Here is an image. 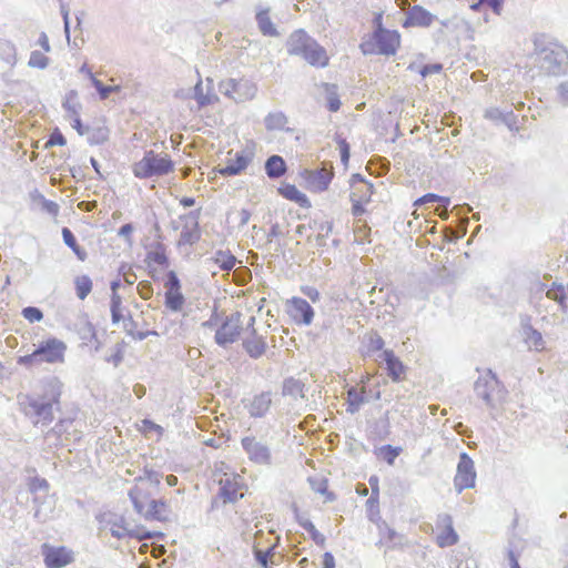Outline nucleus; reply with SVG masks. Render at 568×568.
Here are the masks:
<instances>
[{
	"mask_svg": "<svg viewBox=\"0 0 568 568\" xmlns=\"http://www.w3.org/2000/svg\"><path fill=\"white\" fill-rule=\"evenodd\" d=\"M62 393V383L57 377L41 382V392L19 395V404L26 416L33 419V424L49 425L53 422L54 407L58 408Z\"/></svg>",
	"mask_w": 568,
	"mask_h": 568,
	"instance_id": "nucleus-1",
	"label": "nucleus"
},
{
	"mask_svg": "<svg viewBox=\"0 0 568 568\" xmlns=\"http://www.w3.org/2000/svg\"><path fill=\"white\" fill-rule=\"evenodd\" d=\"M285 48L288 55L300 57L312 67L325 68L329 64L326 49L302 28L287 37Z\"/></svg>",
	"mask_w": 568,
	"mask_h": 568,
	"instance_id": "nucleus-2",
	"label": "nucleus"
},
{
	"mask_svg": "<svg viewBox=\"0 0 568 568\" xmlns=\"http://www.w3.org/2000/svg\"><path fill=\"white\" fill-rule=\"evenodd\" d=\"M400 47V33L397 30L381 27L373 30L367 39L359 44V50L364 55H395Z\"/></svg>",
	"mask_w": 568,
	"mask_h": 568,
	"instance_id": "nucleus-3",
	"label": "nucleus"
},
{
	"mask_svg": "<svg viewBox=\"0 0 568 568\" xmlns=\"http://www.w3.org/2000/svg\"><path fill=\"white\" fill-rule=\"evenodd\" d=\"M67 345L63 341L50 337L42 341L37 348L28 355L20 356L18 364L31 368L42 363L60 364L64 362Z\"/></svg>",
	"mask_w": 568,
	"mask_h": 568,
	"instance_id": "nucleus-4",
	"label": "nucleus"
},
{
	"mask_svg": "<svg viewBox=\"0 0 568 568\" xmlns=\"http://www.w3.org/2000/svg\"><path fill=\"white\" fill-rule=\"evenodd\" d=\"M474 393L490 409L501 406L508 396L507 388L491 369H487L477 378Z\"/></svg>",
	"mask_w": 568,
	"mask_h": 568,
	"instance_id": "nucleus-5",
	"label": "nucleus"
},
{
	"mask_svg": "<svg viewBox=\"0 0 568 568\" xmlns=\"http://www.w3.org/2000/svg\"><path fill=\"white\" fill-rule=\"evenodd\" d=\"M175 163L166 153H155L153 150L144 152L143 158L135 162L132 172L140 180L151 179L154 176H164L172 173Z\"/></svg>",
	"mask_w": 568,
	"mask_h": 568,
	"instance_id": "nucleus-6",
	"label": "nucleus"
},
{
	"mask_svg": "<svg viewBox=\"0 0 568 568\" xmlns=\"http://www.w3.org/2000/svg\"><path fill=\"white\" fill-rule=\"evenodd\" d=\"M241 317L242 313L235 312L224 318L214 336V341L219 346L226 347L237 341L242 331Z\"/></svg>",
	"mask_w": 568,
	"mask_h": 568,
	"instance_id": "nucleus-7",
	"label": "nucleus"
},
{
	"mask_svg": "<svg viewBox=\"0 0 568 568\" xmlns=\"http://www.w3.org/2000/svg\"><path fill=\"white\" fill-rule=\"evenodd\" d=\"M241 445L250 462L260 466L272 465V452L266 443L255 436H245L241 439Z\"/></svg>",
	"mask_w": 568,
	"mask_h": 568,
	"instance_id": "nucleus-8",
	"label": "nucleus"
},
{
	"mask_svg": "<svg viewBox=\"0 0 568 568\" xmlns=\"http://www.w3.org/2000/svg\"><path fill=\"white\" fill-rule=\"evenodd\" d=\"M475 481H476V470H475L474 460L469 457V455L467 453H462L459 455L456 475L454 477L455 490L458 494H460L465 489L474 488Z\"/></svg>",
	"mask_w": 568,
	"mask_h": 568,
	"instance_id": "nucleus-9",
	"label": "nucleus"
},
{
	"mask_svg": "<svg viewBox=\"0 0 568 568\" xmlns=\"http://www.w3.org/2000/svg\"><path fill=\"white\" fill-rule=\"evenodd\" d=\"M541 68L549 74L560 75L568 65V51L561 44H555L552 49L540 55Z\"/></svg>",
	"mask_w": 568,
	"mask_h": 568,
	"instance_id": "nucleus-10",
	"label": "nucleus"
},
{
	"mask_svg": "<svg viewBox=\"0 0 568 568\" xmlns=\"http://www.w3.org/2000/svg\"><path fill=\"white\" fill-rule=\"evenodd\" d=\"M254 145L252 148L237 151L233 159L227 160L226 164L217 169V172L224 176H235L243 173L254 159Z\"/></svg>",
	"mask_w": 568,
	"mask_h": 568,
	"instance_id": "nucleus-11",
	"label": "nucleus"
},
{
	"mask_svg": "<svg viewBox=\"0 0 568 568\" xmlns=\"http://www.w3.org/2000/svg\"><path fill=\"white\" fill-rule=\"evenodd\" d=\"M305 181V187L312 193H322L328 190L334 178V171L325 172L322 169H304L300 173Z\"/></svg>",
	"mask_w": 568,
	"mask_h": 568,
	"instance_id": "nucleus-12",
	"label": "nucleus"
},
{
	"mask_svg": "<svg viewBox=\"0 0 568 568\" xmlns=\"http://www.w3.org/2000/svg\"><path fill=\"white\" fill-rule=\"evenodd\" d=\"M99 521L101 524H104L105 527H109L111 535L118 539H124L126 537H144V535H140L139 528H130L129 524L126 523V519L123 516L109 515V517L106 518V516L104 515L99 519ZM145 536L150 535L145 534Z\"/></svg>",
	"mask_w": 568,
	"mask_h": 568,
	"instance_id": "nucleus-13",
	"label": "nucleus"
},
{
	"mask_svg": "<svg viewBox=\"0 0 568 568\" xmlns=\"http://www.w3.org/2000/svg\"><path fill=\"white\" fill-rule=\"evenodd\" d=\"M200 214L201 209H196L180 216L183 222V227L180 234V240L178 242L179 246L193 245L200 239Z\"/></svg>",
	"mask_w": 568,
	"mask_h": 568,
	"instance_id": "nucleus-14",
	"label": "nucleus"
},
{
	"mask_svg": "<svg viewBox=\"0 0 568 568\" xmlns=\"http://www.w3.org/2000/svg\"><path fill=\"white\" fill-rule=\"evenodd\" d=\"M435 20H437L435 14L425 9L423 6L415 4L405 12L402 27L405 29L415 27L428 28Z\"/></svg>",
	"mask_w": 568,
	"mask_h": 568,
	"instance_id": "nucleus-15",
	"label": "nucleus"
},
{
	"mask_svg": "<svg viewBox=\"0 0 568 568\" xmlns=\"http://www.w3.org/2000/svg\"><path fill=\"white\" fill-rule=\"evenodd\" d=\"M287 313L296 324L310 325L314 317L313 307L301 297H292L287 301Z\"/></svg>",
	"mask_w": 568,
	"mask_h": 568,
	"instance_id": "nucleus-16",
	"label": "nucleus"
},
{
	"mask_svg": "<svg viewBox=\"0 0 568 568\" xmlns=\"http://www.w3.org/2000/svg\"><path fill=\"white\" fill-rule=\"evenodd\" d=\"M47 568H63L74 560L73 551L67 547H48L43 549Z\"/></svg>",
	"mask_w": 568,
	"mask_h": 568,
	"instance_id": "nucleus-17",
	"label": "nucleus"
},
{
	"mask_svg": "<svg viewBox=\"0 0 568 568\" xmlns=\"http://www.w3.org/2000/svg\"><path fill=\"white\" fill-rule=\"evenodd\" d=\"M521 334L529 349L541 352L545 348L541 333L531 326L530 317L527 315L521 317Z\"/></svg>",
	"mask_w": 568,
	"mask_h": 568,
	"instance_id": "nucleus-18",
	"label": "nucleus"
},
{
	"mask_svg": "<svg viewBox=\"0 0 568 568\" xmlns=\"http://www.w3.org/2000/svg\"><path fill=\"white\" fill-rule=\"evenodd\" d=\"M33 504H34V518L39 523H45L49 520L52 515L55 507V503L52 496L50 495H36L33 497Z\"/></svg>",
	"mask_w": 568,
	"mask_h": 568,
	"instance_id": "nucleus-19",
	"label": "nucleus"
},
{
	"mask_svg": "<svg viewBox=\"0 0 568 568\" xmlns=\"http://www.w3.org/2000/svg\"><path fill=\"white\" fill-rule=\"evenodd\" d=\"M271 404H272L271 393L262 392L261 394L255 395L250 400V403L247 405H245V408L247 409L251 417L262 418L270 410Z\"/></svg>",
	"mask_w": 568,
	"mask_h": 568,
	"instance_id": "nucleus-20",
	"label": "nucleus"
},
{
	"mask_svg": "<svg viewBox=\"0 0 568 568\" xmlns=\"http://www.w3.org/2000/svg\"><path fill=\"white\" fill-rule=\"evenodd\" d=\"M171 508L163 499H155L149 504L148 510L142 516L143 519L152 521L166 523L171 520Z\"/></svg>",
	"mask_w": 568,
	"mask_h": 568,
	"instance_id": "nucleus-21",
	"label": "nucleus"
},
{
	"mask_svg": "<svg viewBox=\"0 0 568 568\" xmlns=\"http://www.w3.org/2000/svg\"><path fill=\"white\" fill-rule=\"evenodd\" d=\"M241 484L236 478H222L220 480L219 497L223 499V503H235L243 498V493L240 491Z\"/></svg>",
	"mask_w": 568,
	"mask_h": 568,
	"instance_id": "nucleus-22",
	"label": "nucleus"
},
{
	"mask_svg": "<svg viewBox=\"0 0 568 568\" xmlns=\"http://www.w3.org/2000/svg\"><path fill=\"white\" fill-rule=\"evenodd\" d=\"M277 193L282 197L296 203L302 209H310L312 206L311 201L307 197V195L305 193L301 192L294 184L283 182L277 187Z\"/></svg>",
	"mask_w": 568,
	"mask_h": 568,
	"instance_id": "nucleus-23",
	"label": "nucleus"
},
{
	"mask_svg": "<svg viewBox=\"0 0 568 568\" xmlns=\"http://www.w3.org/2000/svg\"><path fill=\"white\" fill-rule=\"evenodd\" d=\"M264 171L270 180H277L287 174L288 165L282 155L272 154L264 162Z\"/></svg>",
	"mask_w": 568,
	"mask_h": 568,
	"instance_id": "nucleus-24",
	"label": "nucleus"
},
{
	"mask_svg": "<svg viewBox=\"0 0 568 568\" xmlns=\"http://www.w3.org/2000/svg\"><path fill=\"white\" fill-rule=\"evenodd\" d=\"M29 199L32 209H39L41 212L47 213L52 217H55L59 214L60 207L58 203L45 199L38 189H34L29 193Z\"/></svg>",
	"mask_w": 568,
	"mask_h": 568,
	"instance_id": "nucleus-25",
	"label": "nucleus"
},
{
	"mask_svg": "<svg viewBox=\"0 0 568 568\" xmlns=\"http://www.w3.org/2000/svg\"><path fill=\"white\" fill-rule=\"evenodd\" d=\"M445 526L444 530L436 537V542L440 548L449 547L458 542V535L453 527V519L449 515L444 514L439 517Z\"/></svg>",
	"mask_w": 568,
	"mask_h": 568,
	"instance_id": "nucleus-26",
	"label": "nucleus"
},
{
	"mask_svg": "<svg viewBox=\"0 0 568 568\" xmlns=\"http://www.w3.org/2000/svg\"><path fill=\"white\" fill-rule=\"evenodd\" d=\"M129 498L133 504V508L141 517L149 508V504L153 501L150 494L143 490L140 486L135 485L129 490Z\"/></svg>",
	"mask_w": 568,
	"mask_h": 568,
	"instance_id": "nucleus-27",
	"label": "nucleus"
},
{
	"mask_svg": "<svg viewBox=\"0 0 568 568\" xmlns=\"http://www.w3.org/2000/svg\"><path fill=\"white\" fill-rule=\"evenodd\" d=\"M257 91L256 85L247 79H234V95L233 100L236 103L251 100L255 97Z\"/></svg>",
	"mask_w": 568,
	"mask_h": 568,
	"instance_id": "nucleus-28",
	"label": "nucleus"
},
{
	"mask_svg": "<svg viewBox=\"0 0 568 568\" xmlns=\"http://www.w3.org/2000/svg\"><path fill=\"white\" fill-rule=\"evenodd\" d=\"M324 105L329 112H337L342 102L338 93V85L335 83H322Z\"/></svg>",
	"mask_w": 568,
	"mask_h": 568,
	"instance_id": "nucleus-29",
	"label": "nucleus"
},
{
	"mask_svg": "<svg viewBox=\"0 0 568 568\" xmlns=\"http://www.w3.org/2000/svg\"><path fill=\"white\" fill-rule=\"evenodd\" d=\"M255 21L260 32L264 37H278L280 32L270 18V8L258 9L255 14Z\"/></svg>",
	"mask_w": 568,
	"mask_h": 568,
	"instance_id": "nucleus-30",
	"label": "nucleus"
},
{
	"mask_svg": "<svg viewBox=\"0 0 568 568\" xmlns=\"http://www.w3.org/2000/svg\"><path fill=\"white\" fill-rule=\"evenodd\" d=\"M381 357L386 364V369L388 372V376L394 382H398L400 379V375L404 373L403 363L399 361L398 357L395 356V354L392 349L383 351Z\"/></svg>",
	"mask_w": 568,
	"mask_h": 568,
	"instance_id": "nucleus-31",
	"label": "nucleus"
},
{
	"mask_svg": "<svg viewBox=\"0 0 568 568\" xmlns=\"http://www.w3.org/2000/svg\"><path fill=\"white\" fill-rule=\"evenodd\" d=\"M287 122L288 119L282 111L270 112L264 118V126L267 131L293 132L294 129L286 126Z\"/></svg>",
	"mask_w": 568,
	"mask_h": 568,
	"instance_id": "nucleus-32",
	"label": "nucleus"
},
{
	"mask_svg": "<svg viewBox=\"0 0 568 568\" xmlns=\"http://www.w3.org/2000/svg\"><path fill=\"white\" fill-rule=\"evenodd\" d=\"M546 296L549 300L557 302L562 313L567 312L568 305L566 303V298L568 296V285H564L562 283L558 282H552L551 285L546 291Z\"/></svg>",
	"mask_w": 568,
	"mask_h": 568,
	"instance_id": "nucleus-33",
	"label": "nucleus"
},
{
	"mask_svg": "<svg viewBox=\"0 0 568 568\" xmlns=\"http://www.w3.org/2000/svg\"><path fill=\"white\" fill-rule=\"evenodd\" d=\"M243 348L252 358H260L266 351V342L263 336L253 335L251 338H244Z\"/></svg>",
	"mask_w": 568,
	"mask_h": 568,
	"instance_id": "nucleus-34",
	"label": "nucleus"
},
{
	"mask_svg": "<svg viewBox=\"0 0 568 568\" xmlns=\"http://www.w3.org/2000/svg\"><path fill=\"white\" fill-rule=\"evenodd\" d=\"M295 513V519L302 526L311 536V539L318 546H324L326 538L323 534H321L314 524L306 518L305 516L301 515L297 510V508L294 509Z\"/></svg>",
	"mask_w": 568,
	"mask_h": 568,
	"instance_id": "nucleus-35",
	"label": "nucleus"
},
{
	"mask_svg": "<svg viewBox=\"0 0 568 568\" xmlns=\"http://www.w3.org/2000/svg\"><path fill=\"white\" fill-rule=\"evenodd\" d=\"M230 253L231 251H226ZM215 257L205 260L206 264L217 265L220 270L230 271L235 265L236 258L232 254H225L224 251H216Z\"/></svg>",
	"mask_w": 568,
	"mask_h": 568,
	"instance_id": "nucleus-36",
	"label": "nucleus"
},
{
	"mask_svg": "<svg viewBox=\"0 0 568 568\" xmlns=\"http://www.w3.org/2000/svg\"><path fill=\"white\" fill-rule=\"evenodd\" d=\"M304 383L293 377L286 378L283 383V395L291 396L294 399L304 398Z\"/></svg>",
	"mask_w": 568,
	"mask_h": 568,
	"instance_id": "nucleus-37",
	"label": "nucleus"
},
{
	"mask_svg": "<svg viewBox=\"0 0 568 568\" xmlns=\"http://www.w3.org/2000/svg\"><path fill=\"white\" fill-rule=\"evenodd\" d=\"M110 130L106 125L90 126L88 133V143L90 145H101L109 140Z\"/></svg>",
	"mask_w": 568,
	"mask_h": 568,
	"instance_id": "nucleus-38",
	"label": "nucleus"
},
{
	"mask_svg": "<svg viewBox=\"0 0 568 568\" xmlns=\"http://www.w3.org/2000/svg\"><path fill=\"white\" fill-rule=\"evenodd\" d=\"M535 51L540 57L550 51L555 44H559L551 37L546 33H538L534 37Z\"/></svg>",
	"mask_w": 568,
	"mask_h": 568,
	"instance_id": "nucleus-39",
	"label": "nucleus"
},
{
	"mask_svg": "<svg viewBox=\"0 0 568 568\" xmlns=\"http://www.w3.org/2000/svg\"><path fill=\"white\" fill-rule=\"evenodd\" d=\"M165 306L172 312H180L184 305L185 298L181 291L165 292Z\"/></svg>",
	"mask_w": 568,
	"mask_h": 568,
	"instance_id": "nucleus-40",
	"label": "nucleus"
},
{
	"mask_svg": "<svg viewBox=\"0 0 568 568\" xmlns=\"http://www.w3.org/2000/svg\"><path fill=\"white\" fill-rule=\"evenodd\" d=\"M77 296L85 300L92 291V281L88 275L77 276L74 280Z\"/></svg>",
	"mask_w": 568,
	"mask_h": 568,
	"instance_id": "nucleus-41",
	"label": "nucleus"
},
{
	"mask_svg": "<svg viewBox=\"0 0 568 568\" xmlns=\"http://www.w3.org/2000/svg\"><path fill=\"white\" fill-rule=\"evenodd\" d=\"M308 481H310V485H311L312 489L315 493H318V494L325 496V500L326 501H334L335 500L336 496L332 491H328L327 479H325V478H320V479H317V478H310Z\"/></svg>",
	"mask_w": 568,
	"mask_h": 568,
	"instance_id": "nucleus-42",
	"label": "nucleus"
},
{
	"mask_svg": "<svg viewBox=\"0 0 568 568\" xmlns=\"http://www.w3.org/2000/svg\"><path fill=\"white\" fill-rule=\"evenodd\" d=\"M0 58L8 64L14 65L17 62L16 47L8 40L0 41Z\"/></svg>",
	"mask_w": 568,
	"mask_h": 568,
	"instance_id": "nucleus-43",
	"label": "nucleus"
},
{
	"mask_svg": "<svg viewBox=\"0 0 568 568\" xmlns=\"http://www.w3.org/2000/svg\"><path fill=\"white\" fill-rule=\"evenodd\" d=\"M402 447H395L389 444L378 448L377 455L382 457L388 465H394L395 459L400 455Z\"/></svg>",
	"mask_w": 568,
	"mask_h": 568,
	"instance_id": "nucleus-44",
	"label": "nucleus"
},
{
	"mask_svg": "<svg viewBox=\"0 0 568 568\" xmlns=\"http://www.w3.org/2000/svg\"><path fill=\"white\" fill-rule=\"evenodd\" d=\"M92 87L95 89L101 100L108 99L112 92L120 91L119 85L104 84L101 80H99L95 77H92Z\"/></svg>",
	"mask_w": 568,
	"mask_h": 568,
	"instance_id": "nucleus-45",
	"label": "nucleus"
},
{
	"mask_svg": "<svg viewBox=\"0 0 568 568\" xmlns=\"http://www.w3.org/2000/svg\"><path fill=\"white\" fill-rule=\"evenodd\" d=\"M29 491L33 494L34 496L38 495V493L43 491L44 495H49V483L45 478L34 476L29 479L28 483Z\"/></svg>",
	"mask_w": 568,
	"mask_h": 568,
	"instance_id": "nucleus-46",
	"label": "nucleus"
},
{
	"mask_svg": "<svg viewBox=\"0 0 568 568\" xmlns=\"http://www.w3.org/2000/svg\"><path fill=\"white\" fill-rule=\"evenodd\" d=\"M338 146L341 163L347 168L351 159V144L341 135L335 136Z\"/></svg>",
	"mask_w": 568,
	"mask_h": 568,
	"instance_id": "nucleus-47",
	"label": "nucleus"
},
{
	"mask_svg": "<svg viewBox=\"0 0 568 568\" xmlns=\"http://www.w3.org/2000/svg\"><path fill=\"white\" fill-rule=\"evenodd\" d=\"M145 263L148 264V267L152 266V263H156L163 268H166L169 266V258L165 254V251H149Z\"/></svg>",
	"mask_w": 568,
	"mask_h": 568,
	"instance_id": "nucleus-48",
	"label": "nucleus"
},
{
	"mask_svg": "<svg viewBox=\"0 0 568 568\" xmlns=\"http://www.w3.org/2000/svg\"><path fill=\"white\" fill-rule=\"evenodd\" d=\"M50 59L44 55L42 52L34 50L30 53V59L28 65L30 68H37L40 70H44L49 65Z\"/></svg>",
	"mask_w": 568,
	"mask_h": 568,
	"instance_id": "nucleus-49",
	"label": "nucleus"
},
{
	"mask_svg": "<svg viewBox=\"0 0 568 568\" xmlns=\"http://www.w3.org/2000/svg\"><path fill=\"white\" fill-rule=\"evenodd\" d=\"M67 144V139L62 134L59 128H54L49 135V139L44 143V149H50L52 146H64Z\"/></svg>",
	"mask_w": 568,
	"mask_h": 568,
	"instance_id": "nucleus-50",
	"label": "nucleus"
},
{
	"mask_svg": "<svg viewBox=\"0 0 568 568\" xmlns=\"http://www.w3.org/2000/svg\"><path fill=\"white\" fill-rule=\"evenodd\" d=\"M161 479H162V474L154 470L153 468H151L149 466H145L143 468V475L135 478V480H138V481L148 480L151 484H153L154 486H159L161 483Z\"/></svg>",
	"mask_w": 568,
	"mask_h": 568,
	"instance_id": "nucleus-51",
	"label": "nucleus"
},
{
	"mask_svg": "<svg viewBox=\"0 0 568 568\" xmlns=\"http://www.w3.org/2000/svg\"><path fill=\"white\" fill-rule=\"evenodd\" d=\"M121 304H122L121 296L119 294H112L111 295V317H112L113 324H118L123 318V316L121 314Z\"/></svg>",
	"mask_w": 568,
	"mask_h": 568,
	"instance_id": "nucleus-52",
	"label": "nucleus"
},
{
	"mask_svg": "<svg viewBox=\"0 0 568 568\" xmlns=\"http://www.w3.org/2000/svg\"><path fill=\"white\" fill-rule=\"evenodd\" d=\"M347 398L353 400V402H355L356 404H359V405H363V404L369 402V398L366 395L365 388L358 389V388H356L354 386L348 388V390H347Z\"/></svg>",
	"mask_w": 568,
	"mask_h": 568,
	"instance_id": "nucleus-53",
	"label": "nucleus"
},
{
	"mask_svg": "<svg viewBox=\"0 0 568 568\" xmlns=\"http://www.w3.org/2000/svg\"><path fill=\"white\" fill-rule=\"evenodd\" d=\"M21 314L30 323L40 322L43 318V312L36 306L24 307Z\"/></svg>",
	"mask_w": 568,
	"mask_h": 568,
	"instance_id": "nucleus-54",
	"label": "nucleus"
},
{
	"mask_svg": "<svg viewBox=\"0 0 568 568\" xmlns=\"http://www.w3.org/2000/svg\"><path fill=\"white\" fill-rule=\"evenodd\" d=\"M379 532L382 537L386 539L387 542L392 544V547L396 546V539L400 538L397 531L387 526L385 523L383 524V526H379Z\"/></svg>",
	"mask_w": 568,
	"mask_h": 568,
	"instance_id": "nucleus-55",
	"label": "nucleus"
},
{
	"mask_svg": "<svg viewBox=\"0 0 568 568\" xmlns=\"http://www.w3.org/2000/svg\"><path fill=\"white\" fill-rule=\"evenodd\" d=\"M166 292L181 291V282L174 271H169L164 283Z\"/></svg>",
	"mask_w": 568,
	"mask_h": 568,
	"instance_id": "nucleus-56",
	"label": "nucleus"
},
{
	"mask_svg": "<svg viewBox=\"0 0 568 568\" xmlns=\"http://www.w3.org/2000/svg\"><path fill=\"white\" fill-rule=\"evenodd\" d=\"M443 70V64L439 63V62H435V63H428V64H424L419 68L418 70V73L423 77V78H427L428 75L430 74H437V73H440Z\"/></svg>",
	"mask_w": 568,
	"mask_h": 568,
	"instance_id": "nucleus-57",
	"label": "nucleus"
},
{
	"mask_svg": "<svg viewBox=\"0 0 568 568\" xmlns=\"http://www.w3.org/2000/svg\"><path fill=\"white\" fill-rule=\"evenodd\" d=\"M505 112L506 110H500L499 108L491 106L485 110L484 116L485 119L490 120L493 122L501 123Z\"/></svg>",
	"mask_w": 568,
	"mask_h": 568,
	"instance_id": "nucleus-58",
	"label": "nucleus"
},
{
	"mask_svg": "<svg viewBox=\"0 0 568 568\" xmlns=\"http://www.w3.org/2000/svg\"><path fill=\"white\" fill-rule=\"evenodd\" d=\"M356 196H357L356 192L351 193L352 214L355 217H358V216H362L363 214L366 213V209H365L364 203L362 202V200H357Z\"/></svg>",
	"mask_w": 568,
	"mask_h": 568,
	"instance_id": "nucleus-59",
	"label": "nucleus"
},
{
	"mask_svg": "<svg viewBox=\"0 0 568 568\" xmlns=\"http://www.w3.org/2000/svg\"><path fill=\"white\" fill-rule=\"evenodd\" d=\"M62 108L67 112L68 116L70 119H73V116L80 115V112L82 110V103L81 102L69 103L68 101H62Z\"/></svg>",
	"mask_w": 568,
	"mask_h": 568,
	"instance_id": "nucleus-60",
	"label": "nucleus"
},
{
	"mask_svg": "<svg viewBox=\"0 0 568 568\" xmlns=\"http://www.w3.org/2000/svg\"><path fill=\"white\" fill-rule=\"evenodd\" d=\"M62 239H63V242L64 244L69 247V248H81L79 245H78V241H77V237L75 235L73 234V232L64 226L62 227Z\"/></svg>",
	"mask_w": 568,
	"mask_h": 568,
	"instance_id": "nucleus-61",
	"label": "nucleus"
},
{
	"mask_svg": "<svg viewBox=\"0 0 568 568\" xmlns=\"http://www.w3.org/2000/svg\"><path fill=\"white\" fill-rule=\"evenodd\" d=\"M219 90L222 94L233 99L234 95V79L230 78L219 83Z\"/></svg>",
	"mask_w": 568,
	"mask_h": 568,
	"instance_id": "nucleus-62",
	"label": "nucleus"
},
{
	"mask_svg": "<svg viewBox=\"0 0 568 568\" xmlns=\"http://www.w3.org/2000/svg\"><path fill=\"white\" fill-rule=\"evenodd\" d=\"M558 101L567 106L568 105V80L560 82L557 88Z\"/></svg>",
	"mask_w": 568,
	"mask_h": 568,
	"instance_id": "nucleus-63",
	"label": "nucleus"
},
{
	"mask_svg": "<svg viewBox=\"0 0 568 568\" xmlns=\"http://www.w3.org/2000/svg\"><path fill=\"white\" fill-rule=\"evenodd\" d=\"M71 126L77 131V133L81 136L85 135L90 131V125H87L82 122L81 116H73L71 119Z\"/></svg>",
	"mask_w": 568,
	"mask_h": 568,
	"instance_id": "nucleus-64",
	"label": "nucleus"
}]
</instances>
